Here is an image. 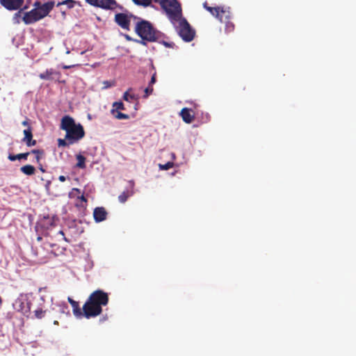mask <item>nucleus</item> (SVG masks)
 <instances>
[{"mask_svg": "<svg viewBox=\"0 0 356 356\" xmlns=\"http://www.w3.org/2000/svg\"><path fill=\"white\" fill-rule=\"evenodd\" d=\"M109 301L108 293L97 289L90 293L84 303L86 318L89 319L97 317L102 313V307L106 306Z\"/></svg>", "mask_w": 356, "mask_h": 356, "instance_id": "obj_1", "label": "nucleus"}, {"mask_svg": "<svg viewBox=\"0 0 356 356\" xmlns=\"http://www.w3.org/2000/svg\"><path fill=\"white\" fill-rule=\"evenodd\" d=\"M60 129L66 131L65 138L70 144L83 138L85 136V131L81 124H76L74 120L69 116L65 115L60 123Z\"/></svg>", "mask_w": 356, "mask_h": 356, "instance_id": "obj_2", "label": "nucleus"}, {"mask_svg": "<svg viewBox=\"0 0 356 356\" xmlns=\"http://www.w3.org/2000/svg\"><path fill=\"white\" fill-rule=\"evenodd\" d=\"M135 31L141 38L138 42L143 45H146V42H154L159 38V32L157 31L152 24L146 20L137 19Z\"/></svg>", "mask_w": 356, "mask_h": 356, "instance_id": "obj_3", "label": "nucleus"}, {"mask_svg": "<svg viewBox=\"0 0 356 356\" xmlns=\"http://www.w3.org/2000/svg\"><path fill=\"white\" fill-rule=\"evenodd\" d=\"M154 1L161 5L172 23L174 21L180 19L181 8L177 0H154Z\"/></svg>", "mask_w": 356, "mask_h": 356, "instance_id": "obj_4", "label": "nucleus"}, {"mask_svg": "<svg viewBox=\"0 0 356 356\" xmlns=\"http://www.w3.org/2000/svg\"><path fill=\"white\" fill-rule=\"evenodd\" d=\"M177 22H179V25L176 26V30L179 35L185 42L192 41L195 37V32L191 28L189 23L186 19L181 18V17H180V19H178Z\"/></svg>", "mask_w": 356, "mask_h": 356, "instance_id": "obj_5", "label": "nucleus"}, {"mask_svg": "<svg viewBox=\"0 0 356 356\" xmlns=\"http://www.w3.org/2000/svg\"><path fill=\"white\" fill-rule=\"evenodd\" d=\"M203 7L220 22L226 21V19L231 17V13L229 8L220 6L211 7L208 5L207 2L203 3Z\"/></svg>", "mask_w": 356, "mask_h": 356, "instance_id": "obj_6", "label": "nucleus"}, {"mask_svg": "<svg viewBox=\"0 0 356 356\" xmlns=\"http://www.w3.org/2000/svg\"><path fill=\"white\" fill-rule=\"evenodd\" d=\"M139 19L131 13H117L115 15V23L122 29L126 31L130 30L131 19Z\"/></svg>", "mask_w": 356, "mask_h": 356, "instance_id": "obj_7", "label": "nucleus"}, {"mask_svg": "<svg viewBox=\"0 0 356 356\" xmlns=\"http://www.w3.org/2000/svg\"><path fill=\"white\" fill-rule=\"evenodd\" d=\"M24 0H0V3L8 10H16L20 9L19 11L15 14V17L20 16V14L23 10L26 9L28 7L24 6L21 9Z\"/></svg>", "mask_w": 356, "mask_h": 356, "instance_id": "obj_8", "label": "nucleus"}, {"mask_svg": "<svg viewBox=\"0 0 356 356\" xmlns=\"http://www.w3.org/2000/svg\"><path fill=\"white\" fill-rule=\"evenodd\" d=\"M91 6L104 9L113 10L118 6L115 0H86Z\"/></svg>", "mask_w": 356, "mask_h": 356, "instance_id": "obj_9", "label": "nucleus"}, {"mask_svg": "<svg viewBox=\"0 0 356 356\" xmlns=\"http://www.w3.org/2000/svg\"><path fill=\"white\" fill-rule=\"evenodd\" d=\"M42 18V15H40L38 9H32L31 11L24 13L22 19L26 24H31Z\"/></svg>", "mask_w": 356, "mask_h": 356, "instance_id": "obj_10", "label": "nucleus"}, {"mask_svg": "<svg viewBox=\"0 0 356 356\" xmlns=\"http://www.w3.org/2000/svg\"><path fill=\"white\" fill-rule=\"evenodd\" d=\"M107 211L104 207H96L93 211V217L97 222H102L106 219Z\"/></svg>", "mask_w": 356, "mask_h": 356, "instance_id": "obj_11", "label": "nucleus"}, {"mask_svg": "<svg viewBox=\"0 0 356 356\" xmlns=\"http://www.w3.org/2000/svg\"><path fill=\"white\" fill-rule=\"evenodd\" d=\"M60 76V73L53 68L47 69L45 72L39 74L40 79L47 81L53 80L56 76L58 78Z\"/></svg>", "mask_w": 356, "mask_h": 356, "instance_id": "obj_12", "label": "nucleus"}, {"mask_svg": "<svg viewBox=\"0 0 356 356\" xmlns=\"http://www.w3.org/2000/svg\"><path fill=\"white\" fill-rule=\"evenodd\" d=\"M180 115L182 118V120L186 123H191L194 120L193 112L191 109L188 108H184L181 109Z\"/></svg>", "mask_w": 356, "mask_h": 356, "instance_id": "obj_13", "label": "nucleus"}, {"mask_svg": "<svg viewBox=\"0 0 356 356\" xmlns=\"http://www.w3.org/2000/svg\"><path fill=\"white\" fill-rule=\"evenodd\" d=\"M55 5L54 1H48L47 3H44L42 4L38 9L40 15H42V17L44 18L46 17L49 12L53 9L54 6Z\"/></svg>", "mask_w": 356, "mask_h": 356, "instance_id": "obj_14", "label": "nucleus"}, {"mask_svg": "<svg viewBox=\"0 0 356 356\" xmlns=\"http://www.w3.org/2000/svg\"><path fill=\"white\" fill-rule=\"evenodd\" d=\"M71 306L72 307L73 314L76 317H77V318L85 317L86 318V313L84 312V305H83V307L81 308L79 302L76 301V302H72Z\"/></svg>", "mask_w": 356, "mask_h": 356, "instance_id": "obj_15", "label": "nucleus"}, {"mask_svg": "<svg viewBox=\"0 0 356 356\" xmlns=\"http://www.w3.org/2000/svg\"><path fill=\"white\" fill-rule=\"evenodd\" d=\"M29 154H30L29 152H25V153H20V154H18L16 155L10 154L8 156V159L10 161H15L16 160H21V159L26 160Z\"/></svg>", "mask_w": 356, "mask_h": 356, "instance_id": "obj_16", "label": "nucleus"}, {"mask_svg": "<svg viewBox=\"0 0 356 356\" xmlns=\"http://www.w3.org/2000/svg\"><path fill=\"white\" fill-rule=\"evenodd\" d=\"M20 171L26 175H33L35 172V168L33 165H26L20 168Z\"/></svg>", "mask_w": 356, "mask_h": 356, "instance_id": "obj_17", "label": "nucleus"}, {"mask_svg": "<svg viewBox=\"0 0 356 356\" xmlns=\"http://www.w3.org/2000/svg\"><path fill=\"white\" fill-rule=\"evenodd\" d=\"M76 159L77 160V163L76 164V167L80 169H84L86 168V159L84 156L81 154L76 155Z\"/></svg>", "mask_w": 356, "mask_h": 356, "instance_id": "obj_18", "label": "nucleus"}, {"mask_svg": "<svg viewBox=\"0 0 356 356\" xmlns=\"http://www.w3.org/2000/svg\"><path fill=\"white\" fill-rule=\"evenodd\" d=\"M23 132L24 134V137L23 138L22 141L24 143L30 141L31 139L33 138L31 127H29L27 129H24Z\"/></svg>", "mask_w": 356, "mask_h": 356, "instance_id": "obj_19", "label": "nucleus"}, {"mask_svg": "<svg viewBox=\"0 0 356 356\" xmlns=\"http://www.w3.org/2000/svg\"><path fill=\"white\" fill-rule=\"evenodd\" d=\"M133 195L132 191H123L119 196L118 200L121 203H124L129 197Z\"/></svg>", "mask_w": 356, "mask_h": 356, "instance_id": "obj_20", "label": "nucleus"}, {"mask_svg": "<svg viewBox=\"0 0 356 356\" xmlns=\"http://www.w3.org/2000/svg\"><path fill=\"white\" fill-rule=\"evenodd\" d=\"M29 152L30 154H33L35 155V160L38 163H40L41 158L44 154V151L43 149H32Z\"/></svg>", "mask_w": 356, "mask_h": 356, "instance_id": "obj_21", "label": "nucleus"}, {"mask_svg": "<svg viewBox=\"0 0 356 356\" xmlns=\"http://www.w3.org/2000/svg\"><path fill=\"white\" fill-rule=\"evenodd\" d=\"M75 4H76V1L74 0H65L61 2H58L56 4V6L58 7L62 5H66L67 8L71 9L74 7Z\"/></svg>", "mask_w": 356, "mask_h": 356, "instance_id": "obj_22", "label": "nucleus"}, {"mask_svg": "<svg viewBox=\"0 0 356 356\" xmlns=\"http://www.w3.org/2000/svg\"><path fill=\"white\" fill-rule=\"evenodd\" d=\"M113 109L111 110V113L114 114L118 110H124V105L122 102H115L113 104Z\"/></svg>", "mask_w": 356, "mask_h": 356, "instance_id": "obj_23", "label": "nucleus"}, {"mask_svg": "<svg viewBox=\"0 0 356 356\" xmlns=\"http://www.w3.org/2000/svg\"><path fill=\"white\" fill-rule=\"evenodd\" d=\"M46 314V310H43L42 309H37L34 311V316L36 318L41 319L44 317Z\"/></svg>", "mask_w": 356, "mask_h": 356, "instance_id": "obj_24", "label": "nucleus"}, {"mask_svg": "<svg viewBox=\"0 0 356 356\" xmlns=\"http://www.w3.org/2000/svg\"><path fill=\"white\" fill-rule=\"evenodd\" d=\"M132 89L129 88L127 91H126L123 95V99L127 102H131L133 99H136V97L134 95H130L129 91H131Z\"/></svg>", "mask_w": 356, "mask_h": 356, "instance_id": "obj_25", "label": "nucleus"}, {"mask_svg": "<svg viewBox=\"0 0 356 356\" xmlns=\"http://www.w3.org/2000/svg\"><path fill=\"white\" fill-rule=\"evenodd\" d=\"M223 23H225V31L227 32H232L234 29V25L232 22H229V19H226V21H223Z\"/></svg>", "mask_w": 356, "mask_h": 356, "instance_id": "obj_26", "label": "nucleus"}, {"mask_svg": "<svg viewBox=\"0 0 356 356\" xmlns=\"http://www.w3.org/2000/svg\"><path fill=\"white\" fill-rule=\"evenodd\" d=\"M24 304V302H21L19 309L22 311V313H24L25 314L26 313L30 312V310H31V308H30L31 302L26 300V304L27 305V308L26 309H25L24 307L23 306Z\"/></svg>", "mask_w": 356, "mask_h": 356, "instance_id": "obj_27", "label": "nucleus"}, {"mask_svg": "<svg viewBox=\"0 0 356 356\" xmlns=\"http://www.w3.org/2000/svg\"><path fill=\"white\" fill-rule=\"evenodd\" d=\"M174 165V163L172 162H168L165 164H159V167L160 170H167L170 168H172Z\"/></svg>", "mask_w": 356, "mask_h": 356, "instance_id": "obj_28", "label": "nucleus"}, {"mask_svg": "<svg viewBox=\"0 0 356 356\" xmlns=\"http://www.w3.org/2000/svg\"><path fill=\"white\" fill-rule=\"evenodd\" d=\"M133 1L138 5L147 6L151 3L152 0H133Z\"/></svg>", "mask_w": 356, "mask_h": 356, "instance_id": "obj_29", "label": "nucleus"}, {"mask_svg": "<svg viewBox=\"0 0 356 356\" xmlns=\"http://www.w3.org/2000/svg\"><path fill=\"white\" fill-rule=\"evenodd\" d=\"M115 118L118 120H128L129 119V116L127 114L122 113L121 112L117 111V114L115 115Z\"/></svg>", "mask_w": 356, "mask_h": 356, "instance_id": "obj_30", "label": "nucleus"}, {"mask_svg": "<svg viewBox=\"0 0 356 356\" xmlns=\"http://www.w3.org/2000/svg\"><path fill=\"white\" fill-rule=\"evenodd\" d=\"M153 90H154V89H153V86H149H149H148L145 89V90H144V92H145V95H144L143 97H144V98H147V97H148L150 95H152V94Z\"/></svg>", "mask_w": 356, "mask_h": 356, "instance_id": "obj_31", "label": "nucleus"}, {"mask_svg": "<svg viewBox=\"0 0 356 356\" xmlns=\"http://www.w3.org/2000/svg\"><path fill=\"white\" fill-rule=\"evenodd\" d=\"M156 73L154 72L153 74V75L152 76L151 80L149 83V86H152L153 84H154L156 83Z\"/></svg>", "mask_w": 356, "mask_h": 356, "instance_id": "obj_32", "label": "nucleus"}, {"mask_svg": "<svg viewBox=\"0 0 356 356\" xmlns=\"http://www.w3.org/2000/svg\"><path fill=\"white\" fill-rule=\"evenodd\" d=\"M103 84H104V88H110L112 86H113V83H111L108 81H104L103 82Z\"/></svg>", "mask_w": 356, "mask_h": 356, "instance_id": "obj_33", "label": "nucleus"}, {"mask_svg": "<svg viewBox=\"0 0 356 356\" xmlns=\"http://www.w3.org/2000/svg\"><path fill=\"white\" fill-rule=\"evenodd\" d=\"M28 147L34 146L36 145V140H33V138L31 139L30 141H27L25 143Z\"/></svg>", "mask_w": 356, "mask_h": 356, "instance_id": "obj_34", "label": "nucleus"}, {"mask_svg": "<svg viewBox=\"0 0 356 356\" xmlns=\"http://www.w3.org/2000/svg\"><path fill=\"white\" fill-rule=\"evenodd\" d=\"M58 146H66L67 145V142L65 139H58Z\"/></svg>", "mask_w": 356, "mask_h": 356, "instance_id": "obj_35", "label": "nucleus"}, {"mask_svg": "<svg viewBox=\"0 0 356 356\" xmlns=\"http://www.w3.org/2000/svg\"><path fill=\"white\" fill-rule=\"evenodd\" d=\"M51 181H47L46 184H45V188L47 191H49V188H50V186H51Z\"/></svg>", "mask_w": 356, "mask_h": 356, "instance_id": "obj_36", "label": "nucleus"}, {"mask_svg": "<svg viewBox=\"0 0 356 356\" xmlns=\"http://www.w3.org/2000/svg\"><path fill=\"white\" fill-rule=\"evenodd\" d=\"M22 124L23 126H24V127H27V128H28L29 127H31L27 120H26L23 121V122H22Z\"/></svg>", "mask_w": 356, "mask_h": 356, "instance_id": "obj_37", "label": "nucleus"}, {"mask_svg": "<svg viewBox=\"0 0 356 356\" xmlns=\"http://www.w3.org/2000/svg\"><path fill=\"white\" fill-rule=\"evenodd\" d=\"M41 3L39 1H36L35 3H34V6L35 7V9H39V8L41 6Z\"/></svg>", "mask_w": 356, "mask_h": 356, "instance_id": "obj_38", "label": "nucleus"}, {"mask_svg": "<svg viewBox=\"0 0 356 356\" xmlns=\"http://www.w3.org/2000/svg\"><path fill=\"white\" fill-rule=\"evenodd\" d=\"M58 179L60 181L63 182L66 180V177L63 175H60L59 176Z\"/></svg>", "mask_w": 356, "mask_h": 356, "instance_id": "obj_39", "label": "nucleus"}, {"mask_svg": "<svg viewBox=\"0 0 356 356\" xmlns=\"http://www.w3.org/2000/svg\"><path fill=\"white\" fill-rule=\"evenodd\" d=\"M67 300H68V302H70V304L71 305H72V302H76V301H75V300H73L72 298H70V297H68V298H67Z\"/></svg>", "mask_w": 356, "mask_h": 356, "instance_id": "obj_40", "label": "nucleus"}, {"mask_svg": "<svg viewBox=\"0 0 356 356\" xmlns=\"http://www.w3.org/2000/svg\"><path fill=\"white\" fill-rule=\"evenodd\" d=\"M79 198L83 202H87L86 198L83 195Z\"/></svg>", "mask_w": 356, "mask_h": 356, "instance_id": "obj_41", "label": "nucleus"}, {"mask_svg": "<svg viewBox=\"0 0 356 356\" xmlns=\"http://www.w3.org/2000/svg\"><path fill=\"white\" fill-rule=\"evenodd\" d=\"M163 44L165 46V47H172L168 42H163Z\"/></svg>", "mask_w": 356, "mask_h": 356, "instance_id": "obj_42", "label": "nucleus"}, {"mask_svg": "<svg viewBox=\"0 0 356 356\" xmlns=\"http://www.w3.org/2000/svg\"><path fill=\"white\" fill-rule=\"evenodd\" d=\"M72 66V65H63V69H70L71 68Z\"/></svg>", "mask_w": 356, "mask_h": 356, "instance_id": "obj_43", "label": "nucleus"}, {"mask_svg": "<svg viewBox=\"0 0 356 356\" xmlns=\"http://www.w3.org/2000/svg\"><path fill=\"white\" fill-rule=\"evenodd\" d=\"M39 168H40V170L42 172H45L44 169L42 168V165H40Z\"/></svg>", "mask_w": 356, "mask_h": 356, "instance_id": "obj_44", "label": "nucleus"}, {"mask_svg": "<svg viewBox=\"0 0 356 356\" xmlns=\"http://www.w3.org/2000/svg\"><path fill=\"white\" fill-rule=\"evenodd\" d=\"M59 233H60V234H62V235H64V233H63V231H60V232H59Z\"/></svg>", "mask_w": 356, "mask_h": 356, "instance_id": "obj_45", "label": "nucleus"}, {"mask_svg": "<svg viewBox=\"0 0 356 356\" xmlns=\"http://www.w3.org/2000/svg\"><path fill=\"white\" fill-rule=\"evenodd\" d=\"M38 241H40V240H42V237H40V236H38Z\"/></svg>", "mask_w": 356, "mask_h": 356, "instance_id": "obj_46", "label": "nucleus"}, {"mask_svg": "<svg viewBox=\"0 0 356 356\" xmlns=\"http://www.w3.org/2000/svg\"><path fill=\"white\" fill-rule=\"evenodd\" d=\"M54 324H56V325H57V324H58V321H54Z\"/></svg>", "mask_w": 356, "mask_h": 356, "instance_id": "obj_47", "label": "nucleus"}]
</instances>
